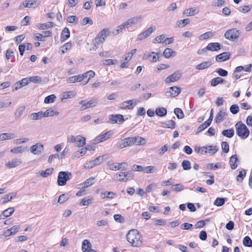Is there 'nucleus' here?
<instances>
[{
	"mask_svg": "<svg viewBox=\"0 0 252 252\" xmlns=\"http://www.w3.org/2000/svg\"><path fill=\"white\" fill-rule=\"evenodd\" d=\"M174 112L179 119H183L184 117V114L182 110L179 108H175Z\"/></svg>",
	"mask_w": 252,
	"mask_h": 252,
	"instance_id": "obj_49",
	"label": "nucleus"
},
{
	"mask_svg": "<svg viewBox=\"0 0 252 252\" xmlns=\"http://www.w3.org/2000/svg\"><path fill=\"white\" fill-rule=\"evenodd\" d=\"M15 135L12 133H3L0 134V140L12 139L15 138Z\"/></svg>",
	"mask_w": 252,
	"mask_h": 252,
	"instance_id": "obj_30",
	"label": "nucleus"
},
{
	"mask_svg": "<svg viewBox=\"0 0 252 252\" xmlns=\"http://www.w3.org/2000/svg\"><path fill=\"white\" fill-rule=\"evenodd\" d=\"M221 44L218 42L210 43L207 46V49L211 51H218L221 49Z\"/></svg>",
	"mask_w": 252,
	"mask_h": 252,
	"instance_id": "obj_18",
	"label": "nucleus"
},
{
	"mask_svg": "<svg viewBox=\"0 0 252 252\" xmlns=\"http://www.w3.org/2000/svg\"><path fill=\"white\" fill-rule=\"evenodd\" d=\"M230 54L228 52H223L216 57V60L219 62L226 61L229 59Z\"/></svg>",
	"mask_w": 252,
	"mask_h": 252,
	"instance_id": "obj_20",
	"label": "nucleus"
},
{
	"mask_svg": "<svg viewBox=\"0 0 252 252\" xmlns=\"http://www.w3.org/2000/svg\"><path fill=\"white\" fill-rule=\"evenodd\" d=\"M126 28V22L124 23H123L121 25H120L118 27V29L115 30L113 31V33L114 34L117 35L120 32H122L123 30H124L125 28Z\"/></svg>",
	"mask_w": 252,
	"mask_h": 252,
	"instance_id": "obj_53",
	"label": "nucleus"
},
{
	"mask_svg": "<svg viewBox=\"0 0 252 252\" xmlns=\"http://www.w3.org/2000/svg\"><path fill=\"white\" fill-rule=\"evenodd\" d=\"M172 189L174 191L179 192L183 190L184 189V187L181 184H177L173 185L172 186Z\"/></svg>",
	"mask_w": 252,
	"mask_h": 252,
	"instance_id": "obj_55",
	"label": "nucleus"
},
{
	"mask_svg": "<svg viewBox=\"0 0 252 252\" xmlns=\"http://www.w3.org/2000/svg\"><path fill=\"white\" fill-rule=\"evenodd\" d=\"M134 144L140 145L145 143V139L140 136L132 137Z\"/></svg>",
	"mask_w": 252,
	"mask_h": 252,
	"instance_id": "obj_42",
	"label": "nucleus"
},
{
	"mask_svg": "<svg viewBox=\"0 0 252 252\" xmlns=\"http://www.w3.org/2000/svg\"><path fill=\"white\" fill-rule=\"evenodd\" d=\"M136 51V49H134L132 50L130 52L126 54L125 58V60L126 62V63H128L130 60L133 55L135 54Z\"/></svg>",
	"mask_w": 252,
	"mask_h": 252,
	"instance_id": "obj_56",
	"label": "nucleus"
},
{
	"mask_svg": "<svg viewBox=\"0 0 252 252\" xmlns=\"http://www.w3.org/2000/svg\"><path fill=\"white\" fill-rule=\"evenodd\" d=\"M86 74L89 75V78L88 79L87 81L85 83V84H86L91 78H93L95 76V72L94 71L89 70L84 74L70 77L66 79V82L68 83L80 82L81 81L86 79Z\"/></svg>",
	"mask_w": 252,
	"mask_h": 252,
	"instance_id": "obj_1",
	"label": "nucleus"
},
{
	"mask_svg": "<svg viewBox=\"0 0 252 252\" xmlns=\"http://www.w3.org/2000/svg\"><path fill=\"white\" fill-rule=\"evenodd\" d=\"M123 164H126V163L122 162L118 164L110 162L108 163V166H109V169L111 170L114 171L121 169L122 168V166Z\"/></svg>",
	"mask_w": 252,
	"mask_h": 252,
	"instance_id": "obj_23",
	"label": "nucleus"
},
{
	"mask_svg": "<svg viewBox=\"0 0 252 252\" xmlns=\"http://www.w3.org/2000/svg\"><path fill=\"white\" fill-rule=\"evenodd\" d=\"M25 109V107L24 106H20L16 109V112H15L16 119L20 118V117L22 116Z\"/></svg>",
	"mask_w": 252,
	"mask_h": 252,
	"instance_id": "obj_41",
	"label": "nucleus"
},
{
	"mask_svg": "<svg viewBox=\"0 0 252 252\" xmlns=\"http://www.w3.org/2000/svg\"><path fill=\"white\" fill-rule=\"evenodd\" d=\"M189 23V19H185L181 20L177 22V25L179 27H183L185 25H188Z\"/></svg>",
	"mask_w": 252,
	"mask_h": 252,
	"instance_id": "obj_54",
	"label": "nucleus"
},
{
	"mask_svg": "<svg viewBox=\"0 0 252 252\" xmlns=\"http://www.w3.org/2000/svg\"><path fill=\"white\" fill-rule=\"evenodd\" d=\"M56 98V96L55 94H51L46 96L44 99L45 103H53Z\"/></svg>",
	"mask_w": 252,
	"mask_h": 252,
	"instance_id": "obj_48",
	"label": "nucleus"
},
{
	"mask_svg": "<svg viewBox=\"0 0 252 252\" xmlns=\"http://www.w3.org/2000/svg\"><path fill=\"white\" fill-rule=\"evenodd\" d=\"M227 116V113H226V111L225 110H220L217 114L215 121L217 124H219L221 123L225 117Z\"/></svg>",
	"mask_w": 252,
	"mask_h": 252,
	"instance_id": "obj_16",
	"label": "nucleus"
},
{
	"mask_svg": "<svg viewBox=\"0 0 252 252\" xmlns=\"http://www.w3.org/2000/svg\"><path fill=\"white\" fill-rule=\"evenodd\" d=\"M216 72L220 76L225 77L228 74V72L225 69L219 68L216 70Z\"/></svg>",
	"mask_w": 252,
	"mask_h": 252,
	"instance_id": "obj_61",
	"label": "nucleus"
},
{
	"mask_svg": "<svg viewBox=\"0 0 252 252\" xmlns=\"http://www.w3.org/2000/svg\"><path fill=\"white\" fill-rule=\"evenodd\" d=\"M159 53L152 52L148 54L145 53L143 56V59H147L151 62L155 63L158 61Z\"/></svg>",
	"mask_w": 252,
	"mask_h": 252,
	"instance_id": "obj_10",
	"label": "nucleus"
},
{
	"mask_svg": "<svg viewBox=\"0 0 252 252\" xmlns=\"http://www.w3.org/2000/svg\"><path fill=\"white\" fill-rule=\"evenodd\" d=\"M25 151V149L22 146H18L12 148L10 150V152L14 154L22 153Z\"/></svg>",
	"mask_w": 252,
	"mask_h": 252,
	"instance_id": "obj_52",
	"label": "nucleus"
},
{
	"mask_svg": "<svg viewBox=\"0 0 252 252\" xmlns=\"http://www.w3.org/2000/svg\"><path fill=\"white\" fill-rule=\"evenodd\" d=\"M44 149L43 145L40 143H37L32 145L30 149L31 152L34 155L41 153Z\"/></svg>",
	"mask_w": 252,
	"mask_h": 252,
	"instance_id": "obj_15",
	"label": "nucleus"
},
{
	"mask_svg": "<svg viewBox=\"0 0 252 252\" xmlns=\"http://www.w3.org/2000/svg\"><path fill=\"white\" fill-rule=\"evenodd\" d=\"M224 80L223 78H222L220 77H218L213 79L211 80V85L212 87H216L218 84H223V83H224Z\"/></svg>",
	"mask_w": 252,
	"mask_h": 252,
	"instance_id": "obj_35",
	"label": "nucleus"
},
{
	"mask_svg": "<svg viewBox=\"0 0 252 252\" xmlns=\"http://www.w3.org/2000/svg\"><path fill=\"white\" fill-rule=\"evenodd\" d=\"M54 25L52 22H48L45 24H38L36 25V27L39 30H45L53 27Z\"/></svg>",
	"mask_w": 252,
	"mask_h": 252,
	"instance_id": "obj_33",
	"label": "nucleus"
},
{
	"mask_svg": "<svg viewBox=\"0 0 252 252\" xmlns=\"http://www.w3.org/2000/svg\"><path fill=\"white\" fill-rule=\"evenodd\" d=\"M180 93V88L176 86H174L168 88L165 92V95L168 97H174L178 95Z\"/></svg>",
	"mask_w": 252,
	"mask_h": 252,
	"instance_id": "obj_8",
	"label": "nucleus"
},
{
	"mask_svg": "<svg viewBox=\"0 0 252 252\" xmlns=\"http://www.w3.org/2000/svg\"><path fill=\"white\" fill-rule=\"evenodd\" d=\"M238 161V159L236 155H233L230 157L229 163L231 169H235L237 168Z\"/></svg>",
	"mask_w": 252,
	"mask_h": 252,
	"instance_id": "obj_27",
	"label": "nucleus"
},
{
	"mask_svg": "<svg viewBox=\"0 0 252 252\" xmlns=\"http://www.w3.org/2000/svg\"><path fill=\"white\" fill-rule=\"evenodd\" d=\"M115 176H116V180L121 182H126L133 178L132 173L130 171L120 172L118 175H116Z\"/></svg>",
	"mask_w": 252,
	"mask_h": 252,
	"instance_id": "obj_7",
	"label": "nucleus"
},
{
	"mask_svg": "<svg viewBox=\"0 0 252 252\" xmlns=\"http://www.w3.org/2000/svg\"><path fill=\"white\" fill-rule=\"evenodd\" d=\"M92 244L88 240H85L82 242V250L83 252H87L91 249Z\"/></svg>",
	"mask_w": 252,
	"mask_h": 252,
	"instance_id": "obj_31",
	"label": "nucleus"
},
{
	"mask_svg": "<svg viewBox=\"0 0 252 252\" xmlns=\"http://www.w3.org/2000/svg\"><path fill=\"white\" fill-rule=\"evenodd\" d=\"M156 27H151L138 34L137 40H142L148 37L155 30Z\"/></svg>",
	"mask_w": 252,
	"mask_h": 252,
	"instance_id": "obj_11",
	"label": "nucleus"
},
{
	"mask_svg": "<svg viewBox=\"0 0 252 252\" xmlns=\"http://www.w3.org/2000/svg\"><path fill=\"white\" fill-rule=\"evenodd\" d=\"M243 243L245 247H251L252 246V240L250 237H244Z\"/></svg>",
	"mask_w": 252,
	"mask_h": 252,
	"instance_id": "obj_60",
	"label": "nucleus"
},
{
	"mask_svg": "<svg viewBox=\"0 0 252 252\" xmlns=\"http://www.w3.org/2000/svg\"><path fill=\"white\" fill-rule=\"evenodd\" d=\"M113 132L111 131H109L104 134L97 136L94 140L96 142H101L104 141L111 136Z\"/></svg>",
	"mask_w": 252,
	"mask_h": 252,
	"instance_id": "obj_17",
	"label": "nucleus"
},
{
	"mask_svg": "<svg viewBox=\"0 0 252 252\" xmlns=\"http://www.w3.org/2000/svg\"><path fill=\"white\" fill-rule=\"evenodd\" d=\"M197 13L198 11L196 10L195 8H188L186 9L184 12V14L187 16H192L197 14Z\"/></svg>",
	"mask_w": 252,
	"mask_h": 252,
	"instance_id": "obj_43",
	"label": "nucleus"
},
{
	"mask_svg": "<svg viewBox=\"0 0 252 252\" xmlns=\"http://www.w3.org/2000/svg\"><path fill=\"white\" fill-rule=\"evenodd\" d=\"M225 203V199L224 198L218 197L215 200L214 205L217 206H221Z\"/></svg>",
	"mask_w": 252,
	"mask_h": 252,
	"instance_id": "obj_51",
	"label": "nucleus"
},
{
	"mask_svg": "<svg viewBox=\"0 0 252 252\" xmlns=\"http://www.w3.org/2000/svg\"><path fill=\"white\" fill-rule=\"evenodd\" d=\"M54 169L52 168H47L45 170H42L40 174L43 177L46 178L51 175L53 172Z\"/></svg>",
	"mask_w": 252,
	"mask_h": 252,
	"instance_id": "obj_46",
	"label": "nucleus"
},
{
	"mask_svg": "<svg viewBox=\"0 0 252 252\" xmlns=\"http://www.w3.org/2000/svg\"><path fill=\"white\" fill-rule=\"evenodd\" d=\"M138 102V101L135 99L127 100L120 103L119 107L122 109H132Z\"/></svg>",
	"mask_w": 252,
	"mask_h": 252,
	"instance_id": "obj_6",
	"label": "nucleus"
},
{
	"mask_svg": "<svg viewBox=\"0 0 252 252\" xmlns=\"http://www.w3.org/2000/svg\"><path fill=\"white\" fill-rule=\"evenodd\" d=\"M23 5L25 7L28 8H35L37 7L38 4H36V1H30V0H25L22 2Z\"/></svg>",
	"mask_w": 252,
	"mask_h": 252,
	"instance_id": "obj_29",
	"label": "nucleus"
},
{
	"mask_svg": "<svg viewBox=\"0 0 252 252\" xmlns=\"http://www.w3.org/2000/svg\"><path fill=\"white\" fill-rule=\"evenodd\" d=\"M14 212L13 207H10L3 211L0 215V219H4L5 218L10 216Z\"/></svg>",
	"mask_w": 252,
	"mask_h": 252,
	"instance_id": "obj_22",
	"label": "nucleus"
},
{
	"mask_svg": "<svg viewBox=\"0 0 252 252\" xmlns=\"http://www.w3.org/2000/svg\"><path fill=\"white\" fill-rule=\"evenodd\" d=\"M124 121L125 119L122 115H111L109 116V122L112 124H122Z\"/></svg>",
	"mask_w": 252,
	"mask_h": 252,
	"instance_id": "obj_12",
	"label": "nucleus"
},
{
	"mask_svg": "<svg viewBox=\"0 0 252 252\" xmlns=\"http://www.w3.org/2000/svg\"><path fill=\"white\" fill-rule=\"evenodd\" d=\"M181 76V74L179 72H175L171 75L168 76L165 80L166 83H170L178 80Z\"/></svg>",
	"mask_w": 252,
	"mask_h": 252,
	"instance_id": "obj_14",
	"label": "nucleus"
},
{
	"mask_svg": "<svg viewBox=\"0 0 252 252\" xmlns=\"http://www.w3.org/2000/svg\"><path fill=\"white\" fill-rule=\"evenodd\" d=\"M29 140L28 138H21L15 139L13 142L15 144L19 145L28 142Z\"/></svg>",
	"mask_w": 252,
	"mask_h": 252,
	"instance_id": "obj_57",
	"label": "nucleus"
},
{
	"mask_svg": "<svg viewBox=\"0 0 252 252\" xmlns=\"http://www.w3.org/2000/svg\"><path fill=\"white\" fill-rule=\"evenodd\" d=\"M127 241L130 243L132 247H139L142 245V239L141 237H126Z\"/></svg>",
	"mask_w": 252,
	"mask_h": 252,
	"instance_id": "obj_13",
	"label": "nucleus"
},
{
	"mask_svg": "<svg viewBox=\"0 0 252 252\" xmlns=\"http://www.w3.org/2000/svg\"><path fill=\"white\" fill-rule=\"evenodd\" d=\"M105 155L100 156L97 158H96L94 160L91 161V164H92L91 167L93 166H96L99 165L101 164L104 160V157Z\"/></svg>",
	"mask_w": 252,
	"mask_h": 252,
	"instance_id": "obj_32",
	"label": "nucleus"
},
{
	"mask_svg": "<svg viewBox=\"0 0 252 252\" xmlns=\"http://www.w3.org/2000/svg\"><path fill=\"white\" fill-rule=\"evenodd\" d=\"M79 103L82 105L81 109L85 110L87 108L94 107L97 104V100L95 98H92L87 102H85V100H81Z\"/></svg>",
	"mask_w": 252,
	"mask_h": 252,
	"instance_id": "obj_9",
	"label": "nucleus"
},
{
	"mask_svg": "<svg viewBox=\"0 0 252 252\" xmlns=\"http://www.w3.org/2000/svg\"><path fill=\"white\" fill-rule=\"evenodd\" d=\"M176 123L173 120H168L161 123V126L164 128H174L175 127Z\"/></svg>",
	"mask_w": 252,
	"mask_h": 252,
	"instance_id": "obj_24",
	"label": "nucleus"
},
{
	"mask_svg": "<svg viewBox=\"0 0 252 252\" xmlns=\"http://www.w3.org/2000/svg\"><path fill=\"white\" fill-rule=\"evenodd\" d=\"M94 180L95 178L93 177L88 179L83 183L84 185V187H83V188L85 189L93 185L94 183Z\"/></svg>",
	"mask_w": 252,
	"mask_h": 252,
	"instance_id": "obj_45",
	"label": "nucleus"
},
{
	"mask_svg": "<svg viewBox=\"0 0 252 252\" xmlns=\"http://www.w3.org/2000/svg\"><path fill=\"white\" fill-rule=\"evenodd\" d=\"M146 173H153L156 172L155 167L153 166H148L144 168V171Z\"/></svg>",
	"mask_w": 252,
	"mask_h": 252,
	"instance_id": "obj_64",
	"label": "nucleus"
},
{
	"mask_svg": "<svg viewBox=\"0 0 252 252\" xmlns=\"http://www.w3.org/2000/svg\"><path fill=\"white\" fill-rule=\"evenodd\" d=\"M213 34L211 32H208L203 34L200 35L198 38L200 40H203L208 39L210 36H212Z\"/></svg>",
	"mask_w": 252,
	"mask_h": 252,
	"instance_id": "obj_50",
	"label": "nucleus"
},
{
	"mask_svg": "<svg viewBox=\"0 0 252 252\" xmlns=\"http://www.w3.org/2000/svg\"><path fill=\"white\" fill-rule=\"evenodd\" d=\"M69 37L70 31L68 28L65 27L61 33V41L63 42L67 39Z\"/></svg>",
	"mask_w": 252,
	"mask_h": 252,
	"instance_id": "obj_25",
	"label": "nucleus"
},
{
	"mask_svg": "<svg viewBox=\"0 0 252 252\" xmlns=\"http://www.w3.org/2000/svg\"><path fill=\"white\" fill-rule=\"evenodd\" d=\"M100 195L102 198H108L112 199L116 195V193L112 191H105L101 192Z\"/></svg>",
	"mask_w": 252,
	"mask_h": 252,
	"instance_id": "obj_37",
	"label": "nucleus"
},
{
	"mask_svg": "<svg viewBox=\"0 0 252 252\" xmlns=\"http://www.w3.org/2000/svg\"><path fill=\"white\" fill-rule=\"evenodd\" d=\"M207 154L212 156L214 155L218 151V148L217 146H206Z\"/></svg>",
	"mask_w": 252,
	"mask_h": 252,
	"instance_id": "obj_38",
	"label": "nucleus"
},
{
	"mask_svg": "<svg viewBox=\"0 0 252 252\" xmlns=\"http://www.w3.org/2000/svg\"><path fill=\"white\" fill-rule=\"evenodd\" d=\"M212 65V63L209 61H206L199 63L196 66V69L198 70H203L208 68Z\"/></svg>",
	"mask_w": 252,
	"mask_h": 252,
	"instance_id": "obj_34",
	"label": "nucleus"
},
{
	"mask_svg": "<svg viewBox=\"0 0 252 252\" xmlns=\"http://www.w3.org/2000/svg\"><path fill=\"white\" fill-rule=\"evenodd\" d=\"M21 163L22 161L20 159L14 158L5 163V166L9 168H12L17 166Z\"/></svg>",
	"mask_w": 252,
	"mask_h": 252,
	"instance_id": "obj_19",
	"label": "nucleus"
},
{
	"mask_svg": "<svg viewBox=\"0 0 252 252\" xmlns=\"http://www.w3.org/2000/svg\"><path fill=\"white\" fill-rule=\"evenodd\" d=\"M86 144V138L81 135L77 136V140L75 142V146L77 147H81Z\"/></svg>",
	"mask_w": 252,
	"mask_h": 252,
	"instance_id": "obj_28",
	"label": "nucleus"
},
{
	"mask_svg": "<svg viewBox=\"0 0 252 252\" xmlns=\"http://www.w3.org/2000/svg\"><path fill=\"white\" fill-rule=\"evenodd\" d=\"M59 113L52 109H48L43 113L44 117H51L54 115L58 116Z\"/></svg>",
	"mask_w": 252,
	"mask_h": 252,
	"instance_id": "obj_44",
	"label": "nucleus"
},
{
	"mask_svg": "<svg viewBox=\"0 0 252 252\" xmlns=\"http://www.w3.org/2000/svg\"><path fill=\"white\" fill-rule=\"evenodd\" d=\"M221 134L226 137L231 138L234 135V130L233 128L224 129L222 131Z\"/></svg>",
	"mask_w": 252,
	"mask_h": 252,
	"instance_id": "obj_39",
	"label": "nucleus"
},
{
	"mask_svg": "<svg viewBox=\"0 0 252 252\" xmlns=\"http://www.w3.org/2000/svg\"><path fill=\"white\" fill-rule=\"evenodd\" d=\"M246 171L244 170H241L239 172L238 175H237L236 178L238 182H242L243 178L245 177Z\"/></svg>",
	"mask_w": 252,
	"mask_h": 252,
	"instance_id": "obj_62",
	"label": "nucleus"
},
{
	"mask_svg": "<svg viewBox=\"0 0 252 252\" xmlns=\"http://www.w3.org/2000/svg\"><path fill=\"white\" fill-rule=\"evenodd\" d=\"M235 128L237 134L241 139H244L249 136L250 134L249 129L244 124L239 122L236 124Z\"/></svg>",
	"mask_w": 252,
	"mask_h": 252,
	"instance_id": "obj_2",
	"label": "nucleus"
},
{
	"mask_svg": "<svg viewBox=\"0 0 252 252\" xmlns=\"http://www.w3.org/2000/svg\"><path fill=\"white\" fill-rule=\"evenodd\" d=\"M19 226L18 225H14L10 229H8L4 232V236H10L14 235L19 230Z\"/></svg>",
	"mask_w": 252,
	"mask_h": 252,
	"instance_id": "obj_21",
	"label": "nucleus"
},
{
	"mask_svg": "<svg viewBox=\"0 0 252 252\" xmlns=\"http://www.w3.org/2000/svg\"><path fill=\"white\" fill-rule=\"evenodd\" d=\"M109 32L108 29H104L98 34L93 41L95 48H98L100 44L104 42L106 37L109 35Z\"/></svg>",
	"mask_w": 252,
	"mask_h": 252,
	"instance_id": "obj_3",
	"label": "nucleus"
},
{
	"mask_svg": "<svg viewBox=\"0 0 252 252\" xmlns=\"http://www.w3.org/2000/svg\"><path fill=\"white\" fill-rule=\"evenodd\" d=\"M173 54H175V52L173 51L171 49L167 48L164 50L163 55L165 58H169Z\"/></svg>",
	"mask_w": 252,
	"mask_h": 252,
	"instance_id": "obj_47",
	"label": "nucleus"
},
{
	"mask_svg": "<svg viewBox=\"0 0 252 252\" xmlns=\"http://www.w3.org/2000/svg\"><path fill=\"white\" fill-rule=\"evenodd\" d=\"M141 19V16H136L127 20L126 21V28L137 24Z\"/></svg>",
	"mask_w": 252,
	"mask_h": 252,
	"instance_id": "obj_26",
	"label": "nucleus"
},
{
	"mask_svg": "<svg viewBox=\"0 0 252 252\" xmlns=\"http://www.w3.org/2000/svg\"><path fill=\"white\" fill-rule=\"evenodd\" d=\"M72 177V174L68 171H60L58 176V185L60 186H65L67 181Z\"/></svg>",
	"mask_w": 252,
	"mask_h": 252,
	"instance_id": "obj_5",
	"label": "nucleus"
},
{
	"mask_svg": "<svg viewBox=\"0 0 252 252\" xmlns=\"http://www.w3.org/2000/svg\"><path fill=\"white\" fill-rule=\"evenodd\" d=\"M241 32L236 28H232L227 30L224 34V37L231 41H237L240 37Z\"/></svg>",
	"mask_w": 252,
	"mask_h": 252,
	"instance_id": "obj_4",
	"label": "nucleus"
},
{
	"mask_svg": "<svg viewBox=\"0 0 252 252\" xmlns=\"http://www.w3.org/2000/svg\"><path fill=\"white\" fill-rule=\"evenodd\" d=\"M230 111L233 114H236L239 111V107L237 104H233L230 107Z\"/></svg>",
	"mask_w": 252,
	"mask_h": 252,
	"instance_id": "obj_63",
	"label": "nucleus"
},
{
	"mask_svg": "<svg viewBox=\"0 0 252 252\" xmlns=\"http://www.w3.org/2000/svg\"><path fill=\"white\" fill-rule=\"evenodd\" d=\"M127 142L126 141V140L125 139L121 140L117 144V147L123 149L125 147H128L127 146Z\"/></svg>",
	"mask_w": 252,
	"mask_h": 252,
	"instance_id": "obj_59",
	"label": "nucleus"
},
{
	"mask_svg": "<svg viewBox=\"0 0 252 252\" xmlns=\"http://www.w3.org/2000/svg\"><path fill=\"white\" fill-rule=\"evenodd\" d=\"M31 119L34 120H40L44 117L43 113L42 111L38 113H33L30 115Z\"/></svg>",
	"mask_w": 252,
	"mask_h": 252,
	"instance_id": "obj_40",
	"label": "nucleus"
},
{
	"mask_svg": "<svg viewBox=\"0 0 252 252\" xmlns=\"http://www.w3.org/2000/svg\"><path fill=\"white\" fill-rule=\"evenodd\" d=\"M155 113L159 117H163L167 114V110L164 107H158L156 109Z\"/></svg>",
	"mask_w": 252,
	"mask_h": 252,
	"instance_id": "obj_36",
	"label": "nucleus"
},
{
	"mask_svg": "<svg viewBox=\"0 0 252 252\" xmlns=\"http://www.w3.org/2000/svg\"><path fill=\"white\" fill-rule=\"evenodd\" d=\"M182 166L185 170H188L191 168L190 162L187 160H184L182 161Z\"/></svg>",
	"mask_w": 252,
	"mask_h": 252,
	"instance_id": "obj_58",
	"label": "nucleus"
}]
</instances>
